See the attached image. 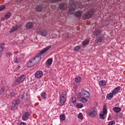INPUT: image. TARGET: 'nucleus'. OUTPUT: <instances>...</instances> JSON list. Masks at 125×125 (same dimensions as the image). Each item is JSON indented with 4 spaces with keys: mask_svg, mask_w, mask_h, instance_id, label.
<instances>
[{
    "mask_svg": "<svg viewBox=\"0 0 125 125\" xmlns=\"http://www.w3.org/2000/svg\"><path fill=\"white\" fill-rule=\"evenodd\" d=\"M20 68H21V66H20V65H18L17 66L16 69H14V71H18Z\"/></svg>",
    "mask_w": 125,
    "mask_h": 125,
    "instance_id": "obj_42",
    "label": "nucleus"
},
{
    "mask_svg": "<svg viewBox=\"0 0 125 125\" xmlns=\"http://www.w3.org/2000/svg\"><path fill=\"white\" fill-rule=\"evenodd\" d=\"M123 116H124V114L123 113H120L119 114L120 118H123Z\"/></svg>",
    "mask_w": 125,
    "mask_h": 125,
    "instance_id": "obj_43",
    "label": "nucleus"
},
{
    "mask_svg": "<svg viewBox=\"0 0 125 125\" xmlns=\"http://www.w3.org/2000/svg\"><path fill=\"white\" fill-rule=\"evenodd\" d=\"M50 48H51V45L46 47L41 51H40L36 55L35 58L32 59L31 61H29V62H28L27 64L28 67H33L34 66H35V65H37V64H39V63H40V61H41V59H42V57H41V55L44 54V53H45V52H47V51H48V50H49Z\"/></svg>",
    "mask_w": 125,
    "mask_h": 125,
    "instance_id": "obj_1",
    "label": "nucleus"
},
{
    "mask_svg": "<svg viewBox=\"0 0 125 125\" xmlns=\"http://www.w3.org/2000/svg\"><path fill=\"white\" fill-rule=\"evenodd\" d=\"M17 1H18L19 2H20L21 1H22V0H17Z\"/></svg>",
    "mask_w": 125,
    "mask_h": 125,
    "instance_id": "obj_47",
    "label": "nucleus"
},
{
    "mask_svg": "<svg viewBox=\"0 0 125 125\" xmlns=\"http://www.w3.org/2000/svg\"><path fill=\"white\" fill-rule=\"evenodd\" d=\"M70 3L71 4V5H74V6H75V7H77V5L79 6V3H78V2H75L73 0H70ZM78 7L79 8H83L82 6H78Z\"/></svg>",
    "mask_w": 125,
    "mask_h": 125,
    "instance_id": "obj_12",
    "label": "nucleus"
},
{
    "mask_svg": "<svg viewBox=\"0 0 125 125\" xmlns=\"http://www.w3.org/2000/svg\"><path fill=\"white\" fill-rule=\"evenodd\" d=\"M24 59V54H22L20 55V58L18 59L17 58H16L14 60V62H15V63H20V62H21L22 59Z\"/></svg>",
    "mask_w": 125,
    "mask_h": 125,
    "instance_id": "obj_11",
    "label": "nucleus"
},
{
    "mask_svg": "<svg viewBox=\"0 0 125 125\" xmlns=\"http://www.w3.org/2000/svg\"><path fill=\"white\" fill-rule=\"evenodd\" d=\"M59 7L61 10H64V9H66L67 5L65 3H61L59 4Z\"/></svg>",
    "mask_w": 125,
    "mask_h": 125,
    "instance_id": "obj_14",
    "label": "nucleus"
},
{
    "mask_svg": "<svg viewBox=\"0 0 125 125\" xmlns=\"http://www.w3.org/2000/svg\"><path fill=\"white\" fill-rule=\"evenodd\" d=\"M43 76V73L42 71H38L35 74V77L37 79H40Z\"/></svg>",
    "mask_w": 125,
    "mask_h": 125,
    "instance_id": "obj_9",
    "label": "nucleus"
},
{
    "mask_svg": "<svg viewBox=\"0 0 125 125\" xmlns=\"http://www.w3.org/2000/svg\"><path fill=\"white\" fill-rule=\"evenodd\" d=\"M31 114L29 112H24L22 114V121H26V120H28L29 119Z\"/></svg>",
    "mask_w": 125,
    "mask_h": 125,
    "instance_id": "obj_10",
    "label": "nucleus"
},
{
    "mask_svg": "<svg viewBox=\"0 0 125 125\" xmlns=\"http://www.w3.org/2000/svg\"><path fill=\"white\" fill-rule=\"evenodd\" d=\"M78 118L79 119H83V113H80L78 115Z\"/></svg>",
    "mask_w": 125,
    "mask_h": 125,
    "instance_id": "obj_41",
    "label": "nucleus"
},
{
    "mask_svg": "<svg viewBox=\"0 0 125 125\" xmlns=\"http://www.w3.org/2000/svg\"><path fill=\"white\" fill-rule=\"evenodd\" d=\"M21 101L20 100H17L13 101L11 105V110H16L19 104H20Z\"/></svg>",
    "mask_w": 125,
    "mask_h": 125,
    "instance_id": "obj_5",
    "label": "nucleus"
},
{
    "mask_svg": "<svg viewBox=\"0 0 125 125\" xmlns=\"http://www.w3.org/2000/svg\"><path fill=\"white\" fill-rule=\"evenodd\" d=\"M113 111H114L115 113H119L122 111V108L119 107H113Z\"/></svg>",
    "mask_w": 125,
    "mask_h": 125,
    "instance_id": "obj_21",
    "label": "nucleus"
},
{
    "mask_svg": "<svg viewBox=\"0 0 125 125\" xmlns=\"http://www.w3.org/2000/svg\"><path fill=\"white\" fill-rule=\"evenodd\" d=\"M81 96L84 97V98H89L90 95L89 94V92L83 90L81 91Z\"/></svg>",
    "mask_w": 125,
    "mask_h": 125,
    "instance_id": "obj_8",
    "label": "nucleus"
},
{
    "mask_svg": "<svg viewBox=\"0 0 125 125\" xmlns=\"http://www.w3.org/2000/svg\"><path fill=\"white\" fill-rule=\"evenodd\" d=\"M80 101H81V102H83V103H86V102H87V100H86V99H85V98L81 97L80 98Z\"/></svg>",
    "mask_w": 125,
    "mask_h": 125,
    "instance_id": "obj_28",
    "label": "nucleus"
},
{
    "mask_svg": "<svg viewBox=\"0 0 125 125\" xmlns=\"http://www.w3.org/2000/svg\"><path fill=\"white\" fill-rule=\"evenodd\" d=\"M76 107L78 109H81L83 107V105L82 104H77Z\"/></svg>",
    "mask_w": 125,
    "mask_h": 125,
    "instance_id": "obj_32",
    "label": "nucleus"
},
{
    "mask_svg": "<svg viewBox=\"0 0 125 125\" xmlns=\"http://www.w3.org/2000/svg\"><path fill=\"white\" fill-rule=\"evenodd\" d=\"M101 34V31L99 29H96L95 31H94V36H98Z\"/></svg>",
    "mask_w": 125,
    "mask_h": 125,
    "instance_id": "obj_18",
    "label": "nucleus"
},
{
    "mask_svg": "<svg viewBox=\"0 0 125 125\" xmlns=\"http://www.w3.org/2000/svg\"><path fill=\"white\" fill-rule=\"evenodd\" d=\"M76 10V9H75V8H69V9L68 10V14H70V15H71V14H73V13H74V11H75Z\"/></svg>",
    "mask_w": 125,
    "mask_h": 125,
    "instance_id": "obj_23",
    "label": "nucleus"
},
{
    "mask_svg": "<svg viewBox=\"0 0 125 125\" xmlns=\"http://www.w3.org/2000/svg\"><path fill=\"white\" fill-rule=\"evenodd\" d=\"M18 51H15L14 52V54H18Z\"/></svg>",
    "mask_w": 125,
    "mask_h": 125,
    "instance_id": "obj_45",
    "label": "nucleus"
},
{
    "mask_svg": "<svg viewBox=\"0 0 125 125\" xmlns=\"http://www.w3.org/2000/svg\"><path fill=\"white\" fill-rule=\"evenodd\" d=\"M89 43V39H85L82 43L83 45H87Z\"/></svg>",
    "mask_w": 125,
    "mask_h": 125,
    "instance_id": "obj_25",
    "label": "nucleus"
},
{
    "mask_svg": "<svg viewBox=\"0 0 125 125\" xmlns=\"http://www.w3.org/2000/svg\"><path fill=\"white\" fill-rule=\"evenodd\" d=\"M36 33L39 34V35L42 36V37H46L48 34L47 31L42 28H37L36 30Z\"/></svg>",
    "mask_w": 125,
    "mask_h": 125,
    "instance_id": "obj_4",
    "label": "nucleus"
},
{
    "mask_svg": "<svg viewBox=\"0 0 125 125\" xmlns=\"http://www.w3.org/2000/svg\"><path fill=\"white\" fill-rule=\"evenodd\" d=\"M103 39L102 37H98L95 40V42H97V43H98V42H102Z\"/></svg>",
    "mask_w": 125,
    "mask_h": 125,
    "instance_id": "obj_26",
    "label": "nucleus"
},
{
    "mask_svg": "<svg viewBox=\"0 0 125 125\" xmlns=\"http://www.w3.org/2000/svg\"><path fill=\"white\" fill-rule=\"evenodd\" d=\"M25 79L26 75H21L16 79L15 82L18 83H23L25 81Z\"/></svg>",
    "mask_w": 125,
    "mask_h": 125,
    "instance_id": "obj_6",
    "label": "nucleus"
},
{
    "mask_svg": "<svg viewBox=\"0 0 125 125\" xmlns=\"http://www.w3.org/2000/svg\"><path fill=\"white\" fill-rule=\"evenodd\" d=\"M95 11V10L94 9H91L90 10L88 11L87 13L83 14V20H86V19L92 18L93 15H94Z\"/></svg>",
    "mask_w": 125,
    "mask_h": 125,
    "instance_id": "obj_3",
    "label": "nucleus"
},
{
    "mask_svg": "<svg viewBox=\"0 0 125 125\" xmlns=\"http://www.w3.org/2000/svg\"><path fill=\"white\" fill-rule=\"evenodd\" d=\"M61 0H50V2H58V1H61Z\"/></svg>",
    "mask_w": 125,
    "mask_h": 125,
    "instance_id": "obj_40",
    "label": "nucleus"
},
{
    "mask_svg": "<svg viewBox=\"0 0 125 125\" xmlns=\"http://www.w3.org/2000/svg\"><path fill=\"white\" fill-rule=\"evenodd\" d=\"M5 9V5H2L0 6V11H2V10H4Z\"/></svg>",
    "mask_w": 125,
    "mask_h": 125,
    "instance_id": "obj_35",
    "label": "nucleus"
},
{
    "mask_svg": "<svg viewBox=\"0 0 125 125\" xmlns=\"http://www.w3.org/2000/svg\"><path fill=\"white\" fill-rule=\"evenodd\" d=\"M86 113L88 116L92 117V118H94L97 115V110L95 109H93L92 111L88 110L86 111Z\"/></svg>",
    "mask_w": 125,
    "mask_h": 125,
    "instance_id": "obj_7",
    "label": "nucleus"
},
{
    "mask_svg": "<svg viewBox=\"0 0 125 125\" xmlns=\"http://www.w3.org/2000/svg\"><path fill=\"white\" fill-rule=\"evenodd\" d=\"M74 15L77 18H80L81 16L83 15V12L81 11H78L75 13Z\"/></svg>",
    "mask_w": 125,
    "mask_h": 125,
    "instance_id": "obj_15",
    "label": "nucleus"
},
{
    "mask_svg": "<svg viewBox=\"0 0 125 125\" xmlns=\"http://www.w3.org/2000/svg\"><path fill=\"white\" fill-rule=\"evenodd\" d=\"M82 81V78L80 76L75 78V82L76 83H80Z\"/></svg>",
    "mask_w": 125,
    "mask_h": 125,
    "instance_id": "obj_27",
    "label": "nucleus"
},
{
    "mask_svg": "<svg viewBox=\"0 0 125 125\" xmlns=\"http://www.w3.org/2000/svg\"><path fill=\"white\" fill-rule=\"evenodd\" d=\"M104 113L102 114H100V119H102V120H104L105 119V116L104 115Z\"/></svg>",
    "mask_w": 125,
    "mask_h": 125,
    "instance_id": "obj_38",
    "label": "nucleus"
},
{
    "mask_svg": "<svg viewBox=\"0 0 125 125\" xmlns=\"http://www.w3.org/2000/svg\"><path fill=\"white\" fill-rule=\"evenodd\" d=\"M60 118L62 121H64L65 120V114L61 115Z\"/></svg>",
    "mask_w": 125,
    "mask_h": 125,
    "instance_id": "obj_37",
    "label": "nucleus"
},
{
    "mask_svg": "<svg viewBox=\"0 0 125 125\" xmlns=\"http://www.w3.org/2000/svg\"><path fill=\"white\" fill-rule=\"evenodd\" d=\"M113 97H114V95L112 93H110L109 94H108L106 96V98L108 100H111V99H112V98H113Z\"/></svg>",
    "mask_w": 125,
    "mask_h": 125,
    "instance_id": "obj_22",
    "label": "nucleus"
},
{
    "mask_svg": "<svg viewBox=\"0 0 125 125\" xmlns=\"http://www.w3.org/2000/svg\"><path fill=\"white\" fill-rule=\"evenodd\" d=\"M5 20L4 18H1V21H4Z\"/></svg>",
    "mask_w": 125,
    "mask_h": 125,
    "instance_id": "obj_46",
    "label": "nucleus"
},
{
    "mask_svg": "<svg viewBox=\"0 0 125 125\" xmlns=\"http://www.w3.org/2000/svg\"><path fill=\"white\" fill-rule=\"evenodd\" d=\"M12 55V54L10 52H8L6 53L5 56L6 57H10Z\"/></svg>",
    "mask_w": 125,
    "mask_h": 125,
    "instance_id": "obj_34",
    "label": "nucleus"
},
{
    "mask_svg": "<svg viewBox=\"0 0 125 125\" xmlns=\"http://www.w3.org/2000/svg\"><path fill=\"white\" fill-rule=\"evenodd\" d=\"M120 90H121V87L118 86L112 91V93L114 95H115V94H117V93H119V91H120Z\"/></svg>",
    "mask_w": 125,
    "mask_h": 125,
    "instance_id": "obj_13",
    "label": "nucleus"
},
{
    "mask_svg": "<svg viewBox=\"0 0 125 125\" xmlns=\"http://www.w3.org/2000/svg\"><path fill=\"white\" fill-rule=\"evenodd\" d=\"M60 106H64L67 100V92L66 91L63 90L62 91L61 96L60 97Z\"/></svg>",
    "mask_w": 125,
    "mask_h": 125,
    "instance_id": "obj_2",
    "label": "nucleus"
},
{
    "mask_svg": "<svg viewBox=\"0 0 125 125\" xmlns=\"http://www.w3.org/2000/svg\"><path fill=\"white\" fill-rule=\"evenodd\" d=\"M41 97L42 99H46V94L45 92H42L41 94Z\"/></svg>",
    "mask_w": 125,
    "mask_h": 125,
    "instance_id": "obj_30",
    "label": "nucleus"
},
{
    "mask_svg": "<svg viewBox=\"0 0 125 125\" xmlns=\"http://www.w3.org/2000/svg\"><path fill=\"white\" fill-rule=\"evenodd\" d=\"M52 59H49L46 63V66L48 67H49L50 66H51V64H52Z\"/></svg>",
    "mask_w": 125,
    "mask_h": 125,
    "instance_id": "obj_19",
    "label": "nucleus"
},
{
    "mask_svg": "<svg viewBox=\"0 0 125 125\" xmlns=\"http://www.w3.org/2000/svg\"><path fill=\"white\" fill-rule=\"evenodd\" d=\"M81 48V46H77L74 48V51H79Z\"/></svg>",
    "mask_w": 125,
    "mask_h": 125,
    "instance_id": "obj_36",
    "label": "nucleus"
},
{
    "mask_svg": "<svg viewBox=\"0 0 125 125\" xmlns=\"http://www.w3.org/2000/svg\"><path fill=\"white\" fill-rule=\"evenodd\" d=\"M103 114H107V108L106 107V105H104L103 107Z\"/></svg>",
    "mask_w": 125,
    "mask_h": 125,
    "instance_id": "obj_33",
    "label": "nucleus"
},
{
    "mask_svg": "<svg viewBox=\"0 0 125 125\" xmlns=\"http://www.w3.org/2000/svg\"><path fill=\"white\" fill-rule=\"evenodd\" d=\"M19 29H20L19 25H16L11 29L10 33H14V32L17 31Z\"/></svg>",
    "mask_w": 125,
    "mask_h": 125,
    "instance_id": "obj_17",
    "label": "nucleus"
},
{
    "mask_svg": "<svg viewBox=\"0 0 125 125\" xmlns=\"http://www.w3.org/2000/svg\"><path fill=\"white\" fill-rule=\"evenodd\" d=\"M36 9L38 12H41V11H42V6L41 5H38L36 6Z\"/></svg>",
    "mask_w": 125,
    "mask_h": 125,
    "instance_id": "obj_20",
    "label": "nucleus"
},
{
    "mask_svg": "<svg viewBox=\"0 0 125 125\" xmlns=\"http://www.w3.org/2000/svg\"><path fill=\"white\" fill-rule=\"evenodd\" d=\"M76 100H77V99H76V98L75 97H72L70 98V100L71 102H72V103H73V104H75V103L77 102Z\"/></svg>",
    "mask_w": 125,
    "mask_h": 125,
    "instance_id": "obj_29",
    "label": "nucleus"
},
{
    "mask_svg": "<svg viewBox=\"0 0 125 125\" xmlns=\"http://www.w3.org/2000/svg\"><path fill=\"white\" fill-rule=\"evenodd\" d=\"M106 82L104 80H102L99 82V85L101 86H105L106 85Z\"/></svg>",
    "mask_w": 125,
    "mask_h": 125,
    "instance_id": "obj_24",
    "label": "nucleus"
},
{
    "mask_svg": "<svg viewBox=\"0 0 125 125\" xmlns=\"http://www.w3.org/2000/svg\"><path fill=\"white\" fill-rule=\"evenodd\" d=\"M10 16H11V13L9 12L7 13L5 15V18H6V19H9V18H10Z\"/></svg>",
    "mask_w": 125,
    "mask_h": 125,
    "instance_id": "obj_31",
    "label": "nucleus"
},
{
    "mask_svg": "<svg viewBox=\"0 0 125 125\" xmlns=\"http://www.w3.org/2000/svg\"><path fill=\"white\" fill-rule=\"evenodd\" d=\"M11 95L12 96H15V92H12L11 93Z\"/></svg>",
    "mask_w": 125,
    "mask_h": 125,
    "instance_id": "obj_44",
    "label": "nucleus"
},
{
    "mask_svg": "<svg viewBox=\"0 0 125 125\" xmlns=\"http://www.w3.org/2000/svg\"><path fill=\"white\" fill-rule=\"evenodd\" d=\"M25 27L27 29H33V28L34 27V23H33L32 22H29L26 24Z\"/></svg>",
    "mask_w": 125,
    "mask_h": 125,
    "instance_id": "obj_16",
    "label": "nucleus"
},
{
    "mask_svg": "<svg viewBox=\"0 0 125 125\" xmlns=\"http://www.w3.org/2000/svg\"><path fill=\"white\" fill-rule=\"evenodd\" d=\"M115 124H116V122H115V120H112L108 123V125H115Z\"/></svg>",
    "mask_w": 125,
    "mask_h": 125,
    "instance_id": "obj_39",
    "label": "nucleus"
}]
</instances>
